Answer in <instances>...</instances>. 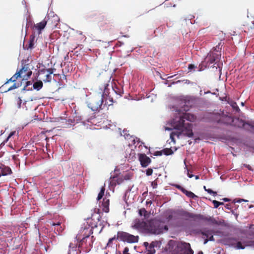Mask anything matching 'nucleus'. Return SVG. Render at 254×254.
I'll return each mask as SVG.
<instances>
[{
	"label": "nucleus",
	"mask_w": 254,
	"mask_h": 254,
	"mask_svg": "<svg viewBox=\"0 0 254 254\" xmlns=\"http://www.w3.org/2000/svg\"><path fill=\"white\" fill-rule=\"evenodd\" d=\"M43 87V82L41 80H38L36 82H34L33 84V88L37 90H39Z\"/></svg>",
	"instance_id": "a211bd4d"
},
{
	"label": "nucleus",
	"mask_w": 254,
	"mask_h": 254,
	"mask_svg": "<svg viewBox=\"0 0 254 254\" xmlns=\"http://www.w3.org/2000/svg\"><path fill=\"white\" fill-rule=\"evenodd\" d=\"M25 3V1H24V0H23V1H22V3H23V4H24V3Z\"/></svg>",
	"instance_id": "774afa93"
},
{
	"label": "nucleus",
	"mask_w": 254,
	"mask_h": 254,
	"mask_svg": "<svg viewBox=\"0 0 254 254\" xmlns=\"http://www.w3.org/2000/svg\"><path fill=\"white\" fill-rule=\"evenodd\" d=\"M174 186L180 190L182 192H183L184 194H185L187 196L189 197H190V198L196 199L198 198L197 196H196L195 194H194L192 192L190 191H189L186 190L185 189H184L183 187H182L181 186L175 184Z\"/></svg>",
	"instance_id": "1a4fd4ad"
},
{
	"label": "nucleus",
	"mask_w": 254,
	"mask_h": 254,
	"mask_svg": "<svg viewBox=\"0 0 254 254\" xmlns=\"http://www.w3.org/2000/svg\"><path fill=\"white\" fill-rule=\"evenodd\" d=\"M242 201L247 202V201H248V200L244 199H237V200H235H235H234V203H235L236 202L241 203Z\"/></svg>",
	"instance_id": "e433bc0d"
},
{
	"label": "nucleus",
	"mask_w": 254,
	"mask_h": 254,
	"mask_svg": "<svg viewBox=\"0 0 254 254\" xmlns=\"http://www.w3.org/2000/svg\"><path fill=\"white\" fill-rule=\"evenodd\" d=\"M22 103V100L20 98H18V107L20 108L21 107V104Z\"/></svg>",
	"instance_id": "37998d69"
},
{
	"label": "nucleus",
	"mask_w": 254,
	"mask_h": 254,
	"mask_svg": "<svg viewBox=\"0 0 254 254\" xmlns=\"http://www.w3.org/2000/svg\"><path fill=\"white\" fill-rule=\"evenodd\" d=\"M55 15H56L54 14V12L50 11L45 17H47V20L48 21L50 18H53Z\"/></svg>",
	"instance_id": "bb28decb"
},
{
	"label": "nucleus",
	"mask_w": 254,
	"mask_h": 254,
	"mask_svg": "<svg viewBox=\"0 0 254 254\" xmlns=\"http://www.w3.org/2000/svg\"><path fill=\"white\" fill-rule=\"evenodd\" d=\"M181 109L175 105L170 107L172 111L174 112L173 117L168 123L169 127H166L165 128L166 130H171L173 129L176 130V131L171 132L170 135L172 141H175L174 137L175 135L179 137L182 134H184L190 137L193 135L191 124L185 123V121L194 122L196 118L192 114L183 112V111L187 112L189 110L190 106L189 102L185 100L181 101Z\"/></svg>",
	"instance_id": "f257e3e1"
},
{
	"label": "nucleus",
	"mask_w": 254,
	"mask_h": 254,
	"mask_svg": "<svg viewBox=\"0 0 254 254\" xmlns=\"http://www.w3.org/2000/svg\"><path fill=\"white\" fill-rule=\"evenodd\" d=\"M47 17H45L42 21L35 25V27L39 31H41L42 30H43L46 26L47 23Z\"/></svg>",
	"instance_id": "2eb2a0df"
},
{
	"label": "nucleus",
	"mask_w": 254,
	"mask_h": 254,
	"mask_svg": "<svg viewBox=\"0 0 254 254\" xmlns=\"http://www.w3.org/2000/svg\"><path fill=\"white\" fill-rule=\"evenodd\" d=\"M25 83H26L25 86L26 87H27L28 86H29V85L31 84V82L30 81H26Z\"/></svg>",
	"instance_id": "8fccbe9b"
},
{
	"label": "nucleus",
	"mask_w": 254,
	"mask_h": 254,
	"mask_svg": "<svg viewBox=\"0 0 254 254\" xmlns=\"http://www.w3.org/2000/svg\"><path fill=\"white\" fill-rule=\"evenodd\" d=\"M138 238V236H134L124 231H119L117 234V239L128 243H137Z\"/></svg>",
	"instance_id": "39448f33"
},
{
	"label": "nucleus",
	"mask_w": 254,
	"mask_h": 254,
	"mask_svg": "<svg viewBox=\"0 0 254 254\" xmlns=\"http://www.w3.org/2000/svg\"><path fill=\"white\" fill-rule=\"evenodd\" d=\"M146 174L147 176H150L152 174L153 170L151 168H148V169L146 170Z\"/></svg>",
	"instance_id": "72a5a7b5"
},
{
	"label": "nucleus",
	"mask_w": 254,
	"mask_h": 254,
	"mask_svg": "<svg viewBox=\"0 0 254 254\" xmlns=\"http://www.w3.org/2000/svg\"><path fill=\"white\" fill-rule=\"evenodd\" d=\"M155 243H156V242H152V243L150 244V245H149V247H152V248H154V247H155Z\"/></svg>",
	"instance_id": "49530a36"
},
{
	"label": "nucleus",
	"mask_w": 254,
	"mask_h": 254,
	"mask_svg": "<svg viewBox=\"0 0 254 254\" xmlns=\"http://www.w3.org/2000/svg\"><path fill=\"white\" fill-rule=\"evenodd\" d=\"M229 104L231 105V106L232 107V108L234 109V111H235L236 112H239L240 111V110L237 105V103L233 101H230L228 102Z\"/></svg>",
	"instance_id": "aec40b11"
},
{
	"label": "nucleus",
	"mask_w": 254,
	"mask_h": 254,
	"mask_svg": "<svg viewBox=\"0 0 254 254\" xmlns=\"http://www.w3.org/2000/svg\"><path fill=\"white\" fill-rule=\"evenodd\" d=\"M222 200L225 202H228L230 201V199L226 197L223 198Z\"/></svg>",
	"instance_id": "603ef678"
},
{
	"label": "nucleus",
	"mask_w": 254,
	"mask_h": 254,
	"mask_svg": "<svg viewBox=\"0 0 254 254\" xmlns=\"http://www.w3.org/2000/svg\"><path fill=\"white\" fill-rule=\"evenodd\" d=\"M149 222H146L143 219H136L133 222L132 227L134 229L148 231Z\"/></svg>",
	"instance_id": "6e6552de"
},
{
	"label": "nucleus",
	"mask_w": 254,
	"mask_h": 254,
	"mask_svg": "<svg viewBox=\"0 0 254 254\" xmlns=\"http://www.w3.org/2000/svg\"><path fill=\"white\" fill-rule=\"evenodd\" d=\"M116 239H117V236H115L114 237L112 238H110L109 241H108V245H110V244L112 243L113 240H115Z\"/></svg>",
	"instance_id": "58836bf2"
},
{
	"label": "nucleus",
	"mask_w": 254,
	"mask_h": 254,
	"mask_svg": "<svg viewBox=\"0 0 254 254\" xmlns=\"http://www.w3.org/2000/svg\"><path fill=\"white\" fill-rule=\"evenodd\" d=\"M53 18V19L52 20V21H54L55 22H58L60 20L59 18L58 17V16L57 15L54 16V17Z\"/></svg>",
	"instance_id": "79ce46f5"
},
{
	"label": "nucleus",
	"mask_w": 254,
	"mask_h": 254,
	"mask_svg": "<svg viewBox=\"0 0 254 254\" xmlns=\"http://www.w3.org/2000/svg\"><path fill=\"white\" fill-rule=\"evenodd\" d=\"M214 51H215L218 52V50H217V47H216V48H215V49L214 50Z\"/></svg>",
	"instance_id": "338daca9"
},
{
	"label": "nucleus",
	"mask_w": 254,
	"mask_h": 254,
	"mask_svg": "<svg viewBox=\"0 0 254 254\" xmlns=\"http://www.w3.org/2000/svg\"><path fill=\"white\" fill-rule=\"evenodd\" d=\"M162 152L161 151H156L155 152V154L154 155L155 156H161L162 155Z\"/></svg>",
	"instance_id": "a18cd8bd"
},
{
	"label": "nucleus",
	"mask_w": 254,
	"mask_h": 254,
	"mask_svg": "<svg viewBox=\"0 0 254 254\" xmlns=\"http://www.w3.org/2000/svg\"><path fill=\"white\" fill-rule=\"evenodd\" d=\"M104 202L102 203L103 210L105 212H108L109 211V199H104Z\"/></svg>",
	"instance_id": "dca6fc26"
},
{
	"label": "nucleus",
	"mask_w": 254,
	"mask_h": 254,
	"mask_svg": "<svg viewBox=\"0 0 254 254\" xmlns=\"http://www.w3.org/2000/svg\"><path fill=\"white\" fill-rule=\"evenodd\" d=\"M32 74V71H28V73H27V78H26V79H27L28 78H29Z\"/></svg>",
	"instance_id": "de8ad7c7"
},
{
	"label": "nucleus",
	"mask_w": 254,
	"mask_h": 254,
	"mask_svg": "<svg viewBox=\"0 0 254 254\" xmlns=\"http://www.w3.org/2000/svg\"><path fill=\"white\" fill-rule=\"evenodd\" d=\"M15 133V131H11L8 136L7 137V138L5 139V142H7L9 139Z\"/></svg>",
	"instance_id": "7c9ffc66"
},
{
	"label": "nucleus",
	"mask_w": 254,
	"mask_h": 254,
	"mask_svg": "<svg viewBox=\"0 0 254 254\" xmlns=\"http://www.w3.org/2000/svg\"><path fill=\"white\" fill-rule=\"evenodd\" d=\"M147 249L148 251L147 254H154L155 253V250L154 248H152V247L148 246V248Z\"/></svg>",
	"instance_id": "a878e982"
},
{
	"label": "nucleus",
	"mask_w": 254,
	"mask_h": 254,
	"mask_svg": "<svg viewBox=\"0 0 254 254\" xmlns=\"http://www.w3.org/2000/svg\"><path fill=\"white\" fill-rule=\"evenodd\" d=\"M206 191H207V192L209 193V194H213L214 196L216 195V192L214 191L213 190H211L210 189H207L206 190Z\"/></svg>",
	"instance_id": "f704fd0d"
},
{
	"label": "nucleus",
	"mask_w": 254,
	"mask_h": 254,
	"mask_svg": "<svg viewBox=\"0 0 254 254\" xmlns=\"http://www.w3.org/2000/svg\"><path fill=\"white\" fill-rule=\"evenodd\" d=\"M212 203L214 204V208H217L219 206L220 202L216 200L212 201Z\"/></svg>",
	"instance_id": "c756f323"
},
{
	"label": "nucleus",
	"mask_w": 254,
	"mask_h": 254,
	"mask_svg": "<svg viewBox=\"0 0 254 254\" xmlns=\"http://www.w3.org/2000/svg\"><path fill=\"white\" fill-rule=\"evenodd\" d=\"M105 190V189L104 187H102L101 189V190H100V192L99 193L97 198V199L98 201H99L103 197V196L104 194Z\"/></svg>",
	"instance_id": "412c9836"
},
{
	"label": "nucleus",
	"mask_w": 254,
	"mask_h": 254,
	"mask_svg": "<svg viewBox=\"0 0 254 254\" xmlns=\"http://www.w3.org/2000/svg\"><path fill=\"white\" fill-rule=\"evenodd\" d=\"M244 104H245V103L244 102H241V105L242 106H244Z\"/></svg>",
	"instance_id": "e2e57ef3"
},
{
	"label": "nucleus",
	"mask_w": 254,
	"mask_h": 254,
	"mask_svg": "<svg viewBox=\"0 0 254 254\" xmlns=\"http://www.w3.org/2000/svg\"><path fill=\"white\" fill-rule=\"evenodd\" d=\"M130 138L131 139V141L133 143V144L134 145H135L137 142H140V139L137 137L130 136Z\"/></svg>",
	"instance_id": "cd10ccee"
},
{
	"label": "nucleus",
	"mask_w": 254,
	"mask_h": 254,
	"mask_svg": "<svg viewBox=\"0 0 254 254\" xmlns=\"http://www.w3.org/2000/svg\"><path fill=\"white\" fill-rule=\"evenodd\" d=\"M251 229L249 232V235L254 236V228H252V226L250 227ZM253 244L250 245L251 246H254V242L252 243ZM228 244L236 249H242L244 250L245 249L246 246H249L246 244V242L243 243L241 241H238L237 239L235 238H230L228 241Z\"/></svg>",
	"instance_id": "423d86ee"
},
{
	"label": "nucleus",
	"mask_w": 254,
	"mask_h": 254,
	"mask_svg": "<svg viewBox=\"0 0 254 254\" xmlns=\"http://www.w3.org/2000/svg\"><path fill=\"white\" fill-rule=\"evenodd\" d=\"M186 170H187V175H188V177H189L190 178H191L193 177V175L190 173V170L189 169H188L187 168V167H186Z\"/></svg>",
	"instance_id": "4c0bfd02"
},
{
	"label": "nucleus",
	"mask_w": 254,
	"mask_h": 254,
	"mask_svg": "<svg viewBox=\"0 0 254 254\" xmlns=\"http://www.w3.org/2000/svg\"><path fill=\"white\" fill-rule=\"evenodd\" d=\"M249 207L250 208H252V207H253V205H250V206H249Z\"/></svg>",
	"instance_id": "0e129e2a"
},
{
	"label": "nucleus",
	"mask_w": 254,
	"mask_h": 254,
	"mask_svg": "<svg viewBox=\"0 0 254 254\" xmlns=\"http://www.w3.org/2000/svg\"><path fill=\"white\" fill-rule=\"evenodd\" d=\"M128 251H129L128 248L127 247H125L123 251V254H130L128 253Z\"/></svg>",
	"instance_id": "a19ab883"
},
{
	"label": "nucleus",
	"mask_w": 254,
	"mask_h": 254,
	"mask_svg": "<svg viewBox=\"0 0 254 254\" xmlns=\"http://www.w3.org/2000/svg\"><path fill=\"white\" fill-rule=\"evenodd\" d=\"M203 188H204V190H205V191H206V190H207V189H206V187H205V186H204V187H203Z\"/></svg>",
	"instance_id": "680f3d73"
},
{
	"label": "nucleus",
	"mask_w": 254,
	"mask_h": 254,
	"mask_svg": "<svg viewBox=\"0 0 254 254\" xmlns=\"http://www.w3.org/2000/svg\"><path fill=\"white\" fill-rule=\"evenodd\" d=\"M104 102V94L98 93L86 101L87 106L93 111H96L102 107Z\"/></svg>",
	"instance_id": "20e7f679"
},
{
	"label": "nucleus",
	"mask_w": 254,
	"mask_h": 254,
	"mask_svg": "<svg viewBox=\"0 0 254 254\" xmlns=\"http://www.w3.org/2000/svg\"><path fill=\"white\" fill-rule=\"evenodd\" d=\"M147 98H150L151 102H153L156 98V95L152 94L147 97Z\"/></svg>",
	"instance_id": "2f4dec72"
},
{
	"label": "nucleus",
	"mask_w": 254,
	"mask_h": 254,
	"mask_svg": "<svg viewBox=\"0 0 254 254\" xmlns=\"http://www.w3.org/2000/svg\"><path fill=\"white\" fill-rule=\"evenodd\" d=\"M35 40V36H31L29 41L27 44H23V48L24 49H32L33 48Z\"/></svg>",
	"instance_id": "4468645a"
},
{
	"label": "nucleus",
	"mask_w": 254,
	"mask_h": 254,
	"mask_svg": "<svg viewBox=\"0 0 254 254\" xmlns=\"http://www.w3.org/2000/svg\"><path fill=\"white\" fill-rule=\"evenodd\" d=\"M3 235V233L2 232H1V231H0V236H2Z\"/></svg>",
	"instance_id": "052dcab7"
},
{
	"label": "nucleus",
	"mask_w": 254,
	"mask_h": 254,
	"mask_svg": "<svg viewBox=\"0 0 254 254\" xmlns=\"http://www.w3.org/2000/svg\"><path fill=\"white\" fill-rule=\"evenodd\" d=\"M139 160L143 167H147L151 162L150 158L147 156L145 154H140L139 155Z\"/></svg>",
	"instance_id": "9d476101"
},
{
	"label": "nucleus",
	"mask_w": 254,
	"mask_h": 254,
	"mask_svg": "<svg viewBox=\"0 0 254 254\" xmlns=\"http://www.w3.org/2000/svg\"><path fill=\"white\" fill-rule=\"evenodd\" d=\"M55 70V69L51 68H48L46 69H44L43 70H41V71L43 72L44 73H47L51 74L53 73L54 70Z\"/></svg>",
	"instance_id": "393cba45"
},
{
	"label": "nucleus",
	"mask_w": 254,
	"mask_h": 254,
	"mask_svg": "<svg viewBox=\"0 0 254 254\" xmlns=\"http://www.w3.org/2000/svg\"><path fill=\"white\" fill-rule=\"evenodd\" d=\"M144 246L146 248V249H147L149 246V244L147 242H144Z\"/></svg>",
	"instance_id": "864d4df0"
},
{
	"label": "nucleus",
	"mask_w": 254,
	"mask_h": 254,
	"mask_svg": "<svg viewBox=\"0 0 254 254\" xmlns=\"http://www.w3.org/2000/svg\"><path fill=\"white\" fill-rule=\"evenodd\" d=\"M138 214L140 216H144V217H146L147 215V211L144 208L140 209L138 210Z\"/></svg>",
	"instance_id": "5701e85b"
},
{
	"label": "nucleus",
	"mask_w": 254,
	"mask_h": 254,
	"mask_svg": "<svg viewBox=\"0 0 254 254\" xmlns=\"http://www.w3.org/2000/svg\"><path fill=\"white\" fill-rule=\"evenodd\" d=\"M21 85V83H14L12 86L9 87L6 91L12 90L14 89L17 88Z\"/></svg>",
	"instance_id": "4be33fe9"
},
{
	"label": "nucleus",
	"mask_w": 254,
	"mask_h": 254,
	"mask_svg": "<svg viewBox=\"0 0 254 254\" xmlns=\"http://www.w3.org/2000/svg\"><path fill=\"white\" fill-rule=\"evenodd\" d=\"M27 70H28V67H26V66L24 65V66L22 67V68L21 69H20L18 71V72H20V74H21L23 71H27Z\"/></svg>",
	"instance_id": "c9c22d12"
},
{
	"label": "nucleus",
	"mask_w": 254,
	"mask_h": 254,
	"mask_svg": "<svg viewBox=\"0 0 254 254\" xmlns=\"http://www.w3.org/2000/svg\"><path fill=\"white\" fill-rule=\"evenodd\" d=\"M6 142H5L4 140L2 143H1L0 144V148H1L3 146H4Z\"/></svg>",
	"instance_id": "3c124183"
},
{
	"label": "nucleus",
	"mask_w": 254,
	"mask_h": 254,
	"mask_svg": "<svg viewBox=\"0 0 254 254\" xmlns=\"http://www.w3.org/2000/svg\"><path fill=\"white\" fill-rule=\"evenodd\" d=\"M127 130L124 129L123 131V133H121V135H124L126 138H128V136H129V134H127Z\"/></svg>",
	"instance_id": "473e14b6"
},
{
	"label": "nucleus",
	"mask_w": 254,
	"mask_h": 254,
	"mask_svg": "<svg viewBox=\"0 0 254 254\" xmlns=\"http://www.w3.org/2000/svg\"><path fill=\"white\" fill-rule=\"evenodd\" d=\"M197 254H203V253L202 251H199L198 252Z\"/></svg>",
	"instance_id": "6e6d98bb"
},
{
	"label": "nucleus",
	"mask_w": 254,
	"mask_h": 254,
	"mask_svg": "<svg viewBox=\"0 0 254 254\" xmlns=\"http://www.w3.org/2000/svg\"><path fill=\"white\" fill-rule=\"evenodd\" d=\"M3 133H4V131H3L2 130H1L0 134L1 135L2 134H3Z\"/></svg>",
	"instance_id": "69168bd1"
},
{
	"label": "nucleus",
	"mask_w": 254,
	"mask_h": 254,
	"mask_svg": "<svg viewBox=\"0 0 254 254\" xmlns=\"http://www.w3.org/2000/svg\"><path fill=\"white\" fill-rule=\"evenodd\" d=\"M224 203H223V202H220L219 206H220V205H224Z\"/></svg>",
	"instance_id": "13d9d810"
},
{
	"label": "nucleus",
	"mask_w": 254,
	"mask_h": 254,
	"mask_svg": "<svg viewBox=\"0 0 254 254\" xmlns=\"http://www.w3.org/2000/svg\"><path fill=\"white\" fill-rule=\"evenodd\" d=\"M164 154L166 155H171L173 153V151L172 149L169 148H166L163 150Z\"/></svg>",
	"instance_id": "b1692460"
},
{
	"label": "nucleus",
	"mask_w": 254,
	"mask_h": 254,
	"mask_svg": "<svg viewBox=\"0 0 254 254\" xmlns=\"http://www.w3.org/2000/svg\"><path fill=\"white\" fill-rule=\"evenodd\" d=\"M0 173L3 176L10 175L12 173V171L10 167L5 166L3 165L0 166Z\"/></svg>",
	"instance_id": "f8f14e48"
},
{
	"label": "nucleus",
	"mask_w": 254,
	"mask_h": 254,
	"mask_svg": "<svg viewBox=\"0 0 254 254\" xmlns=\"http://www.w3.org/2000/svg\"><path fill=\"white\" fill-rule=\"evenodd\" d=\"M46 79L43 80L44 82L51 81V79H52V76H51V74L47 73L46 75Z\"/></svg>",
	"instance_id": "c85d7f7f"
},
{
	"label": "nucleus",
	"mask_w": 254,
	"mask_h": 254,
	"mask_svg": "<svg viewBox=\"0 0 254 254\" xmlns=\"http://www.w3.org/2000/svg\"><path fill=\"white\" fill-rule=\"evenodd\" d=\"M170 254H193L190 245L186 242L171 240L168 244Z\"/></svg>",
	"instance_id": "f03ea898"
},
{
	"label": "nucleus",
	"mask_w": 254,
	"mask_h": 254,
	"mask_svg": "<svg viewBox=\"0 0 254 254\" xmlns=\"http://www.w3.org/2000/svg\"><path fill=\"white\" fill-rule=\"evenodd\" d=\"M225 207L227 209L230 210L231 209V204H226L225 205Z\"/></svg>",
	"instance_id": "c03bdc74"
},
{
	"label": "nucleus",
	"mask_w": 254,
	"mask_h": 254,
	"mask_svg": "<svg viewBox=\"0 0 254 254\" xmlns=\"http://www.w3.org/2000/svg\"><path fill=\"white\" fill-rule=\"evenodd\" d=\"M208 241H209V239H207L205 240H204V244H206L208 242Z\"/></svg>",
	"instance_id": "5fc2aeb1"
},
{
	"label": "nucleus",
	"mask_w": 254,
	"mask_h": 254,
	"mask_svg": "<svg viewBox=\"0 0 254 254\" xmlns=\"http://www.w3.org/2000/svg\"><path fill=\"white\" fill-rule=\"evenodd\" d=\"M26 86L25 85V86L23 87V88L22 89V90H26Z\"/></svg>",
	"instance_id": "bf43d9fd"
},
{
	"label": "nucleus",
	"mask_w": 254,
	"mask_h": 254,
	"mask_svg": "<svg viewBox=\"0 0 254 254\" xmlns=\"http://www.w3.org/2000/svg\"><path fill=\"white\" fill-rule=\"evenodd\" d=\"M201 234L206 237L207 239H209L210 241H214L213 236L212 235V231L210 230L205 229L201 232Z\"/></svg>",
	"instance_id": "ddd939ff"
},
{
	"label": "nucleus",
	"mask_w": 254,
	"mask_h": 254,
	"mask_svg": "<svg viewBox=\"0 0 254 254\" xmlns=\"http://www.w3.org/2000/svg\"><path fill=\"white\" fill-rule=\"evenodd\" d=\"M195 178L196 180H197L199 179V176L198 175L195 176Z\"/></svg>",
	"instance_id": "4d7b16f0"
},
{
	"label": "nucleus",
	"mask_w": 254,
	"mask_h": 254,
	"mask_svg": "<svg viewBox=\"0 0 254 254\" xmlns=\"http://www.w3.org/2000/svg\"><path fill=\"white\" fill-rule=\"evenodd\" d=\"M168 230V226L163 221L158 219H154L149 221L148 232L155 234H161Z\"/></svg>",
	"instance_id": "7ed1b4c3"
},
{
	"label": "nucleus",
	"mask_w": 254,
	"mask_h": 254,
	"mask_svg": "<svg viewBox=\"0 0 254 254\" xmlns=\"http://www.w3.org/2000/svg\"><path fill=\"white\" fill-rule=\"evenodd\" d=\"M20 72L17 71L10 78V79L6 82L4 85L7 84L9 81L10 82H14L17 79L18 77L20 76Z\"/></svg>",
	"instance_id": "6ab92c4d"
},
{
	"label": "nucleus",
	"mask_w": 254,
	"mask_h": 254,
	"mask_svg": "<svg viewBox=\"0 0 254 254\" xmlns=\"http://www.w3.org/2000/svg\"><path fill=\"white\" fill-rule=\"evenodd\" d=\"M172 217H173V216L172 215H169L167 217V219L168 220V221H169L171 219H172Z\"/></svg>",
	"instance_id": "09e8293b"
},
{
	"label": "nucleus",
	"mask_w": 254,
	"mask_h": 254,
	"mask_svg": "<svg viewBox=\"0 0 254 254\" xmlns=\"http://www.w3.org/2000/svg\"><path fill=\"white\" fill-rule=\"evenodd\" d=\"M219 58V55L214 51L210 52L207 56L205 61L209 62L210 64L215 63L216 60Z\"/></svg>",
	"instance_id": "9b49d317"
},
{
	"label": "nucleus",
	"mask_w": 254,
	"mask_h": 254,
	"mask_svg": "<svg viewBox=\"0 0 254 254\" xmlns=\"http://www.w3.org/2000/svg\"><path fill=\"white\" fill-rule=\"evenodd\" d=\"M184 215L186 217L193 218L194 219H203L209 221L212 224L219 225V223L214 218L212 217H208L204 218L200 214H193L192 213L185 212Z\"/></svg>",
	"instance_id": "0eeeda50"
},
{
	"label": "nucleus",
	"mask_w": 254,
	"mask_h": 254,
	"mask_svg": "<svg viewBox=\"0 0 254 254\" xmlns=\"http://www.w3.org/2000/svg\"><path fill=\"white\" fill-rule=\"evenodd\" d=\"M61 223L60 222L57 223H53L52 225L54 226H57V228H55V231H57L58 233V234H60L61 232L64 230V228L61 226Z\"/></svg>",
	"instance_id": "f3484780"
},
{
	"label": "nucleus",
	"mask_w": 254,
	"mask_h": 254,
	"mask_svg": "<svg viewBox=\"0 0 254 254\" xmlns=\"http://www.w3.org/2000/svg\"><path fill=\"white\" fill-rule=\"evenodd\" d=\"M195 67V66H194V65L190 64L188 66V69L190 71H191L192 69H194Z\"/></svg>",
	"instance_id": "ea45409f"
}]
</instances>
